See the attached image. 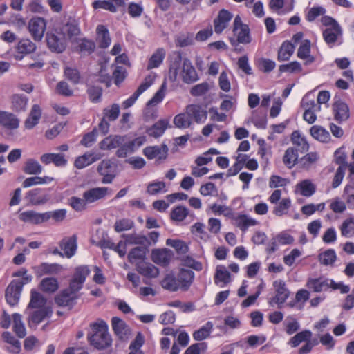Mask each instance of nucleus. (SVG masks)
<instances>
[{"label":"nucleus","mask_w":354,"mask_h":354,"mask_svg":"<svg viewBox=\"0 0 354 354\" xmlns=\"http://www.w3.org/2000/svg\"><path fill=\"white\" fill-rule=\"evenodd\" d=\"M146 247L136 246L133 248L127 254V259L129 263L134 262L142 263L147 259Z\"/></svg>","instance_id":"obj_36"},{"label":"nucleus","mask_w":354,"mask_h":354,"mask_svg":"<svg viewBox=\"0 0 354 354\" xmlns=\"http://www.w3.org/2000/svg\"><path fill=\"white\" fill-rule=\"evenodd\" d=\"M28 98L21 95H14L12 97V108L16 111H21L26 109Z\"/></svg>","instance_id":"obj_63"},{"label":"nucleus","mask_w":354,"mask_h":354,"mask_svg":"<svg viewBox=\"0 0 354 354\" xmlns=\"http://www.w3.org/2000/svg\"><path fill=\"white\" fill-rule=\"evenodd\" d=\"M166 53L164 48H158L149 59L147 68L152 69L159 67L163 62Z\"/></svg>","instance_id":"obj_49"},{"label":"nucleus","mask_w":354,"mask_h":354,"mask_svg":"<svg viewBox=\"0 0 354 354\" xmlns=\"http://www.w3.org/2000/svg\"><path fill=\"white\" fill-rule=\"evenodd\" d=\"M24 171L30 175L39 174L42 171V167L37 160L29 159L26 162Z\"/></svg>","instance_id":"obj_59"},{"label":"nucleus","mask_w":354,"mask_h":354,"mask_svg":"<svg viewBox=\"0 0 354 354\" xmlns=\"http://www.w3.org/2000/svg\"><path fill=\"white\" fill-rule=\"evenodd\" d=\"M188 216L193 218L194 214L191 213L187 207L183 205L174 207L170 214L171 218L174 221H183Z\"/></svg>","instance_id":"obj_45"},{"label":"nucleus","mask_w":354,"mask_h":354,"mask_svg":"<svg viewBox=\"0 0 354 354\" xmlns=\"http://www.w3.org/2000/svg\"><path fill=\"white\" fill-rule=\"evenodd\" d=\"M180 77L186 84H192L196 82L199 77L198 73L187 58L182 59L181 55L177 53L171 61L168 79L171 82H176Z\"/></svg>","instance_id":"obj_1"},{"label":"nucleus","mask_w":354,"mask_h":354,"mask_svg":"<svg viewBox=\"0 0 354 354\" xmlns=\"http://www.w3.org/2000/svg\"><path fill=\"white\" fill-rule=\"evenodd\" d=\"M0 125L8 129H16L19 127V120L14 114L0 111Z\"/></svg>","instance_id":"obj_35"},{"label":"nucleus","mask_w":354,"mask_h":354,"mask_svg":"<svg viewBox=\"0 0 354 354\" xmlns=\"http://www.w3.org/2000/svg\"><path fill=\"white\" fill-rule=\"evenodd\" d=\"M295 0H270L269 8L279 15H284L294 9Z\"/></svg>","instance_id":"obj_17"},{"label":"nucleus","mask_w":354,"mask_h":354,"mask_svg":"<svg viewBox=\"0 0 354 354\" xmlns=\"http://www.w3.org/2000/svg\"><path fill=\"white\" fill-rule=\"evenodd\" d=\"M232 17L233 15L230 12L222 9L214 21L215 32L217 34L221 33L227 28Z\"/></svg>","instance_id":"obj_22"},{"label":"nucleus","mask_w":354,"mask_h":354,"mask_svg":"<svg viewBox=\"0 0 354 354\" xmlns=\"http://www.w3.org/2000/svg\"><path fill=\"white\" fill-rule=\"evenodd\" d=\"M167 191L166 184L163 181L155 180L149 183L147 187V192L149 195L164 194Z\"/></svg>","instance_id":"obj_56"},{"label":"nucleus","mask_w":354,"mask_h":354,"mask_svg":"<svg viewBox=\"0 0 354 354\" xmlns=\"http://www.w3.org/2000/svg\"><path fill=\"white\" fill-rule=\"evenodd\" d=\"M40 160L45 165L54 163L57 167H63L66 164V160L62 153H45L41 156Z\"/></svg>","instance_id":"obj_42"},{"label":"nucleus","mask_w":354,"mask_h":354,"mask_svg":"<svg viewBox=\"0 0 354 354\" xmlns=\"http://www.w3.org/2000/svg\"><path fill=\"white\" fill-rule=\"evenodd\" d=\"M64 75L74 84H77L80 82L81 76L79 71L72 66H66L64 69Z\"/></svg>","instance_id":"obj_60"},{"label":"nucleus","mask_w":354,"mask_h":354,"mask_svg":"<svg viewBox=\"0 0 354 354\" xmlns=\"http://www.w3.org/2000/svg\"><path fill=\"white\" fill-rule=\"evenodd\" d=\"M169 120L164 119L156 122L153 126L147 129V133L149 136L155 138H159L163 135L168 127Z\"/></svg>","instance_id":"obj_41"},{"label":"nucleus","mask_w":354,"mask_h":354,"mask_svg":"<svg viewBox=\"0 0 354 354\" xmlns=\"http://www.w3.org/2000/svg\"><path fill=\"white\" fill-rule=\"evenodd\" d=\"M273 286L276 289V295L271 298L269 304L272 305V302H274L279 308H281L290 296V290L286 288V283L283 280L275 281Z\"/></svg>","instance_id":"obj_13"},{"label":"nucleus","mask_w":354,"mask_h":354,"mask_svg":"<svg viewBox=\"0 0 354 354\" xmlns=\"http://www.w3.org/2000/svg\"><path fill=\"white\" fill-rule=\"evenodd\" d=\"M342 35V29L340 26L335 28H326L323 32V37L325 41L330 47L333 46L339 37Z\"/></svg>","instance_id":"obj_38"},{"label":"nucleus","mask_w":354,"mask_h":354,"mask_svg":"<svg viewBox=\"0 0 354 354\" xmlns=\"http://www.w3.org/2000/svg\"><path fill=\"white\" fill-rule=\"evenodd\" d=\"M295 46L289 41L283 42L278 52V60L283 62L290 59L294 53Z\"/></svg>","instance_id":"obj_50"},{"label":"nucleus","mask_w":354,"mask_h":354,"mask_svg":"<svg viewBox=\"0 0 354 354\" xmlns=\"http://www.w3.org/2000/svg\"><path fill=\"white\" fill-rule=\"evenodd\" d=\"M194 279L195 273L192 270L185 268H180L178 281L182 290H188L193 283Z\"/></svg>","instance_id":"obj_20"},{"label":"nucleus","mask_w":354,"mask_h":354,"mask_svg":"<svg viewBox=\"0 0 354 354\" xmlns=\"http://www.w3.org/2000/svg\"><path fill=\"white\" fill-rule=\"evenodd\" d=\"M233 31L236 35L239 43L247 44L251 42L250 29L247 25L242 24L241 19L239 15L234 18Z\"/></svg>","instance_id":"obj_14"},{"label":"nucleus","mask_w":354,"mask_h":354,"mask_svg":"<svg viewBox=\"0 0 354 354\" xmlns=\"http://www.w3.org/2000/svg\"><path fill=\"white\" fill-rule=\"evenodd\" d=\"M156 77V74L153 73L148 75L133 94L122 102V107L124 109L131 107L136 102L139 96L153 84Z\"/></svg>","instance_id":"obj_8"},{"label":"nucleus","mask_w":354,"mask_h":354,"mask_svg":"<svg viewBox=\"0 0 354 354\" xmlns=\"http://www.w3.org/2000/svg\"><path fill=\"white\" fill-rule=\"evenodd\" d=\"M48 299L36 288L30 290V299L27 306V309L39 308L46 304Z\"/></svg>","instance_id":"obj_34"},{"label":"nucleus","mask_w":354,"mask_h":354,"mask_svg":"<svg viewBox=\"0 0 354 354\" xmlns=\"http://www.w3.org/2000/svg\"><path fill=\"white\" fill-rule=\"evenodd\" d=\"M186 111L190 117V119L194 120L197 123L204 122L207 117V111L203 109L200 105L190 104L186 107Z\"/></svg>","instance_id":"obj_24"},{"label":"nucleus","mask_w":354,"mask_h":354,"mask_svg":"<svg viewBox=\"0 0 354 354\" xmlns=\"http://www.w3.org/2000/svg\"><path fill=\"white\" fill-rule=\"evenodd\" d=\"M315 185L309 179H306L298 183L295 189V193L306 197L311 196L315 194Z\"/></svg>","instance_id":"obj_30"},{"label":"nucleus","mask_w":354,"mask_h":354,"mask_svg":"<svg viewBox=\"0 0 354 354\" xmlns=\"http://www.w3.org/2000/svg\"><path fill=\"white\" fill-rule=\"evenodd\" d=\"M62 268V266L57 263H49L47 262H43L39 266L33 267L37 277H41L44 274L57 273Z\"/></svg>","instance_id":"obj_25"},{"label":"nucleus","mask_w":354,"mask_h":354,"mask_svg":"<svg viewBox=\"0 0 354 354\" xmlns=\"http://www.w3.org/2000/svg\"><path fill=\"white\" fill-rule=\"evenodd\" d=\"M62 250L64 252V255L68 258H72L77 250V237L73 234L68 238H64L59 243Z\"/></svg>","instance_id":"obj_19"},{"label":"nucleus","mask_w":354,"mask_h":354,"mask_svg":"<svg viewBox=\"0 0 354 354\" xmlns=\"http://www.w3.org/2000/svg\"><path fill=\"white\" fill-rule=\"evenodd\" d=\"M214 324L211 321H207L198 329L193 333V338L195 341H203L210 336L213 330Z\"/></svg>","instance_id":"obj_43"},{"label":"nucleus","mask_w":354,"mask_h":354,"mask_svg":"<svg viewBox=\"0 0 354 354\" xmlns=\"http://www.w3.org/2000/svg\"><path fill=\"white\" fill-rule=\"evenodd\" d=\"M123 4V0H98L93 3V7L95 9H104L115 12L117 10V8Z\"/></svg>","instance_id":"obj_37"},{"label":"nucleus","mask_w":354,"mask_h":354,"mask_svg":"<svg viewBox=\"0 0 354 354\" xmlns=\"http://www.w3.org/2000/svg\"><path fill=\"white\" fill-rule=\"evenodd\" d=\"M292 143L298 147V150L301 151V153L307 151L309 149V145L304 136H302L299 131H295L292 133L291 138Z\"/></svg>","instance_id":"obj_51"},{"label":"nucleus","mask_w":354,"mask_h":354,"mask_svg":"<svg viewBox=\"0 0 354 354\" xmlns=\"http://www.w3.org/2000/svg\"><path fill=\"white\" fill-rule=\"evenodd\" d=\"M173 122L176 127L182 129L189 128L192 124V120L186 110L185 113L176 115Z\"/></svg>","instance_id":"obj_54"},{"label":"nucleus","mask_w":354,"mask_h":354,"mask_svg":"<svg viewBox=\"0 0 354 354\" xmlns=\"http://www.w3.org/2000/svg\"><path fill=\"white\" fill-rule=\"evenodd\" d=\"M35 309V310L30 313L28 319V326L30 328H36L41 322L44 320L41 308Z\"/></svg>","instance_id":"obj_62"},{"label":"nucleus","mask_w":354,"mask_h":354,"mask_svg":"<svg viewBox=\"0 0 354 354\" xmlns=\"http://www.w3.org/2000/svg\"><path fill=\"white\" fill-rule=\"evenodd\" d=\"M32 279V275L26 273L21 279L11 280L5 290V299L9 306L14 307L18 304L24 285L31 282Z\"/></svg>","instance_id":"obj_3"},{"label":"nucleus","mask_w":354,"mask_h":354,"mask_svg":"<svg viewBox=\"0 0 354 354\" xmlns=\"http://www.w3.org/2000/svg\"><path fill=\"white\" fill-rule=\"evenodd\" d=\"M91 270L86 265L78 266L75 268L74 274L71 280V288H75L76 290H80L86 281V277L90 274Z\"/></svg>","instance_id":"obj_11"},{"label":"nucleus","mask_w":354,"mask_h":354,"mask_svg":"<svg viewBox=\"0 0 354 354\" xmlns=\"http://www.w3.org/2000/svg\"><path fill=\"white\" fill-rule=\"evenodd\" d=\"M46 39L47 45L52 52L60 53L66 48L67 41L64 36L59 33L57 28L53 31L47 32Z\"/></svg>","instance_id":"obj_5"},{"label":"nucleus","mask_w":354,"mask_h":354,"mask_svg":"<svg viewBox=\"0 0 354 354\" xmlns=\"http://www.w3.org/2000/svg\"><path fill=\"white\" fill-rule=\"evenodd\" d=\"M232 280V274L223 265L216 266V272L214 276V283L223 288L227 286Z\"/></svg>","instance_id":"obj_18"},{"label":"nucleus","mask_w":354,"mask_h":354,"mask_svg":"<svg viewBox=\"0 0 354 354\" xmlns=\"http://www.w3.org/2000/svg\"><path fill=\"white\" fill-rule=\"evenodd\" d=\"M12 316L13 318V330L19 338L22 339L26 335V329L25 324L22 321V316L19 313H15Z\"/></svg>","instance_id":"obj_44"},{"label":"nucleus","mask_w":354,"mask_h":354,"mask_svg":"<svg viewBox=\"0 0 354 354\" xmlns=\"http://www.w3.org/2000/svg\"><path fill=\"white\" fill-rule=\"evenodd\" d=\"M39 287L44 293L50 295L58 290L59 282L55 277H46L41 279Z\"/></svg>","instance_id":"obj_23"},{"label":"nucleus","mask_w":354,"mask_h":354,"mask_svg":"<svg viewBox=\"0 0 354 354\" xmlns=\"http://www.w3.org/2000/svg\"><path fill=\"white\" fill-rule=\"evenodd\" d=\"M111 326L114 334L121 342H127L131 335V329L122 318L114 316L111 319Z\"/></svg>","instance_id":"obj_6"},{"label":"nucleus","mask_w":354,"mask_h":354,"mask_svg":"<svg viewBox=\"0 0 354 354\" xmlns=\"http://www.w3.org/2000/svg\"><path fill=\"white\" fill-rule=\"evenodd\" d=\"M53 211L43 214H38L33 211H27L20 214V219L23 221H45L53 219Z\"/></svg>","instance_id":"obj_32"},{"label":"nucleus","mask_w":354,"mask_h":354,"mask_svg":"<svg viewBox=\"0 0 354 354\" xmlns=\"http://www.w3.org/2000/svg\"><path fill=\"white\" fill-rule=\"evenodd\" d=\"M328 279H323L322 277L317 278H309L308 279L306 286L312 288L315 292H322L323 287L327 283Z\"/></svg>","instance_id":"obj_58"},{"label":"nucleus","mask_w":354,"mask_h":354,"mask_svg":"<svg viewBox=\"0 0 354 354\" xmlns=\"http://www.w3.org/2000/svg\"><path fill=\"white\" fill-rule=\"evenodd\" d=\"M46 28V21L41 17H34L31 19L28 23L29 31L36 41L41 40Z\"/></svg>","instance_id":"obj_16"},{"label":"nucleus","mask_w":354,"mask_h":354,"mask_svg":"<svg viewBox=\"0 0 354 354\" xmlns=\"http://www.w3.org/2000/svg\"><path fill=\"white\" fill-rule=\"evenodd\" d=\"M93 332L88 334L89 344L97 351H104L112 345V337L109 333V326L102 319L90 325Z\"/></svg>","instance_id":"obj_2"},{"label":"nucleus","mask_w":354,"mask_h":354,"mask_svg":"<svg viewBox=\"0 0 354 354\" xmlns=\"http://www.w3.org/2000/svg\"><path fill=\"white\" fill-rule=\"evenodd\" d=\"M297 57L303 60L305 65H310L320 58L319 53H312L310 49V41L308 39L301 41L299 47L298 48Z\"/></svg>","instance_id":"obj_9"},{"label":"nucleus","mask_w":354,"mask_h":354,"mask_svg":"<svg viewBox=\"0 0 354 354\" xmlns=\"http://www.w3.org/2000/svg\"><path fill=\"white\" fill-rule=\"evenodd\" d=\"M80 290H76L75 288L69 287L62 289L54 297L55 303L62 308H68L69 310L73 308L77 304V299L79 298L77 295Z\"/></svg>","instance_id":"obj_4"},{"label":"nucleus","mask_w":354,"mask_h":354,"mask_svg":"<svg viewBox=\"0 0 354 354\" xmlns=\"http://www.w3.org/2000/svg\"><path fill=\"white\" fill-rule=\"evenodd\" d=\"M97 171L101 176H103L102 182L104 184L111 183L115 177L110 160H102L97 167Z\"/></svg>","instance_id":"obj_21"},{"label":"nucleus","mask_w":354,"mask_h":354,"mask_svg":"<svg viewBox=\"0 0 354 354\" xmlns=\"http://www.w3.org/2000/svg\"><path fill=\"white\" fill-rule=\"evenodd\" d=\"M168 147L165 144L149 146L143 149V154L149 160H165L168 156Z\"/></svg>","instance_id":"obj_15"},{"label":"nucleus","mask_w":354,"mask_h":354,"mask_svg":"<svg viewBox=\"0 0 354 354\" xmlns=\"http://www.w3.org/2000/svg\"><path fill=\"white\" fill-rule=\"evenodd\" d=\"M335 119L339 122H344L349 118V109L348 105L342 101H336L333 104Z\"/></svg>","instance_id":"obj_29"},{"label":"nucleus","mask_w":354,"mask_h":354,"mask_svg":"<svg viewBox=\"0 0 354 354\" xmlns=\"http://www.w3.org/2000/svg\"><path fill=\"white\" fill-rule=\"evenodd\" d=\"M298 158L297 150L293 148H288L283 156V162L289 168H292Z\"/></svg>","instance_id":"obj_64"},{"label":"nucleus","mask_w":354,"mask_h":354,"mask_svg":"<svg viewBox=\"0 0 354 354\" xmlns=\"http://www.w3.org/2000/svg\"><path fill=\"white\" fill-rule=\"evenodd\" d=\"M166 244L173 248L180 257L186 254L189 250L188 243L180 239H167Z\"/></svg>","instance_id":"obj_40"},{"label":"nucleus","mask_w":354,"mask_h":354,"mask_svg":"<svg viewBox=\"0 0 354 354\" xmlns=\"http://www.w3.org/2000/svg\"><path fill=\"white\" fill-rule=\"evenodd\" d=\"M36 48L35 44L28 39H21L17 46V53L19 54H29Z\"/></svg>","instance_id":"obj_57"},{"label":"nucleus","mask_w":354,"mask_h":354,"mask_svg":"<svg viewBox=\"0 0 354 354\" xmlns=\"http://www.w3.org/2000/svg\"><path fill=\"white\" fill-rule=\"evenodd\" d=\"M162 287L171 292H176L180 288L178 278L173 272L166 274L164 280L161 282Z\"/></svg>","instance_id":"obj_47"},{"label":"nucleus","mask_w":354,"mask_h":354,"mask_svg":"<svg viewBox=\"0 0 354 354\" xmlns=\"http://www.w3.org/2000/svg\"><path fill=\"white\" fill-rule=\"evenodd\" d=\"M313 337V333L309 329H305L298 332L295 335L290 338L288 342V344L292 348L297 347L303 342H306L307 339Z\"/></svg>","instance_id":"obj_48"},{"label":"nucleus","mask_w":354,"mask_h":354,"mask_svg":"<svg viewBox=\"0 0 354 354\" xmlns=\"http://www.w3.org/2000/svg\"><path fill=\"white\" fill-rule=\"evenodd\" d=\"M100 153L95 152H87L79 156L75 161V166L77 169H83L101 158Z\"/></svg>","instance_id":"obj_28"},{"label":"nucleus","mask_w":354,"mask_h":354,"mask_svg":"<svg viewBox=\"0 0 354 354\" xmlns=\"http://www.w3.org/2000/svg\"><path fill=\"white\" fill-rule=\"evenodd\" d=\"M312 97L311 94L304 95L301 100V105L304 110L309 109L317 113L320 111L321 106L317 102H315L314 97Z\"/></svg>","instance_id":"obj_52"},{"label":"nucleus","mask_w":354,"mask_h":354,"mask_svg":"<svg viewBox=\"0 0 354 354\" xmlns=\"http://www.w3.org/2000/svg\"><path fill=\"white\" fill-rule=\"evenodd\" d=\"M53 180V178L50 176H33L26 178L22 183L24 188L30 187L33 185L48 184Z\"/></svg>","instance_id":"obj_55"},{"label":"nucleus","mask_w":354,"mask_h":354,"mask_svg":"<svg viewBox=\"0 0 354 354\" xmlns=\"http://www.w3.org/2000/svg\"><path fill=\"white\" fill-rule=\"evenodd\" d=\"M59 33L64 36L66 41L73 40L80 33V29L74 21H69L57 28Z\"/></svg>","instance_id":"obj_27"},{"label":"nucleus","mask_w":354,"mask_h":354,"mask_svg":"<svg viewBox=\"0 0 354 354\" xmlns=\"http://www.w3.org/2000/svg\"><path fill=\"white\" fill-rule=\"evenodd\" d=\"M124 136L111 135L103 139L99 143V147L102 150H111L118 147L124 143Z\"/></svg>","instance_id":"obj_26"},{"label":"nucleus","mask_w":354,"mask_h":354,"mask_svg":"<svg viewBox=\"0 0 354 354\" xmlns=\"http://www.w3.org/2000/svg\"><path fill=\"white\" fill-rule=\"evenodd\" d=\"M310 133L313 138L319 142H328L330 140L329 132L321 126H313L310 129Z\"/></svg>","instance_id":"obj_46"},{"label":"nucleus","mask_w":354,"mask_h":354,"mask_svg":"<svg viewBox=\"0 0 354 354\" xmlns=\"http://www.w3.org/2000/svg\"><path fill=\"white\" fill-rule=\"evenodd\" d=\"M25 200L32 205H41L47 202L48 197L42 194L41 189L35 188L26 194Z\"/></svg>","instance_id":"obj_33"},{"label":"nucleus","mask_w":354,"mask_h":354,"mask_svg":"<svg viewBox=\"0 0 354 354\" xmlns=\"http://www.w3.org/2000/svg\"><path fill=\"white\" fill-rule=\"evenodd\" d=\"M337 254L335 249L330 248L319 254V261L324 266L333 265L337 260Z\"/></svg>","instance_id":"obj_53"},{"label":"nucleus","mask_w":354,"mask_h":354,"mask_svg":"<svg viewBox=\"0 0 354 354\" xmlns=\"http://www.w3.org/2000/svg\"><path fill=\"white\" fill-rule=\"evenodd\" d=\"M41 117V109L38 104H34L30 112L24 122V127L27 129H33L39 122Z\"/></svg>","instance_id":"obj_31"},{"label":"nucleus","mask_w":354,"mask_h":354,"mask_svg":"<svg viewBox=\"0 0 354 354\" xmlns=\"http://www.w3.org/2000/svg\"><path fill=\"white\" fill-rule=\"evenodd\" d=\"M136 270L144 277L143 283L151 285V280L157 277L160 274V270L150 262L145 261L142 263H136Z\"/></svg>","instance_id":"obj_7"},{"label":"nucleus","mask_w":354,"mask_h":354,"mask_svg":"<svg viewBox=\"0 0 354 354\" xmlns=\"http://www.w3.org/2000/svg\"><path fill=\"white\" fill-rule=\"evenodd\" d=\"M111 190L106 187H96L86 190L83 193V197L88 205L104 199L107 196L111 195Z\"/></svg>","instance_id":"obj_12"},{"label":"nucleus","mask_w":354,"mask_h":354,"mask_svg":"<svg viewBox=\"0 0 354 354\" xmlns=\"http://www.w3.org/2000/svg\"><path fill=\"white\" fill-rule=\"evenodd\" d=\"M176 46L187 47L194 44L193 35L189 32L180 33L175 38Z\"/></svg>","instance_id":"obj_61"},{"label":"nucleus","mask_w":354,"mask_h":354,"mask_svg":"<svg viewBox=\"0 0 354 354\" xmlns=\"http://www.w3.org/2000/svg\"><path fill=\"white\" fill-rule=\"evenodd\" d=\"M174 256V252L167 248H155L151 252V260L153 262L162 267L169 266Z\"/></svg>","instance_id":"obj_10"},{"label":"nucleus","mask_w":354,"mask_h":354,"mask_svg":"<svg viewBox=\"0 0 354 354\" xmlns=\"http://www.w3.org/2000/svg\"><path fill=\"white\" fill-rule=\"evenodd\" d=\"M96 41L102 48H107L111 41L108 29L103 25H99L96 28Z\"/></svg>","instance_id":"obj_39"}]
</instances>
